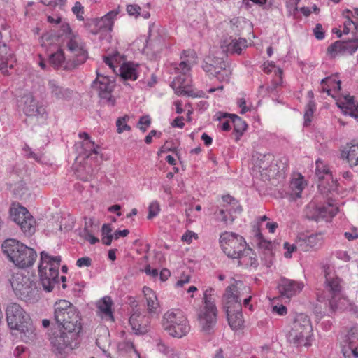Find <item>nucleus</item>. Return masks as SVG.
<instances>
[{
    "label": "nucleus",
    "mask_w": 358,
    "mask_h": 358,
    "mask_svg": "<svg viewBox=\"0 0 358 358\" xmlns=\"http://www.w3.org/2000/svg\"><path fill=\"white\" fill-rule=\"evenodd\" d=\"M304 284L301 281L282 278L280 280L278 288L281 296L291 298L302 291Z\"/></svg>",
    "instance_id": "25"
},
{
    "label": "nucleus",
    "mask_w": 358,
    "mask_h": 358,
    "mask_svg": "<svg viewBox=\"0 0 358 358\" xmlns=\"http://www.w3.org/2000/svg\"><path fill=\"white\" fill-rule=\"evenodd\" d=\"M334 255L336 256V258L343 260L345 262L350 261V257L346 251L337 250L334 252Z\"/></svg>",
    "instance_id": "63"
},
{
    "label": "nucleus",
    "mask_w": 358,
    "mask_h": 358,
    "mask_svg": "<svg viewBox=\"0 0 358 358\" xmlns=\"http://www.w3.org/2000/svg\"><path fill=\"white\" fill-rule=\"evenodd\" d=\"M157 348L159 351L163 352L164 354L166 355H173L174 350L173 348H169V346L166 345L164 343H159L157 345Z\"/></svg>",
    "instance_id": "60"
},
{
    "label": "nucleus",
    "mask_w": 358,
    "mask_h": 358,
    "mask_svg": "<svg viewBox=\"0 0 358 358\" xmlns=\"http://www.w3.org/2000/svg\"><path fill=\"white\" fill-rule=\"evenodd\" d=\"M6 320L8 327L16 330L31 317L19 304L12 303L7 306Z\"/></svg>",
    "instance_id": "18"
},
{
    "label": "nucleus",
    "mask_w": 358,
    "mask_h": 358,
    "mask_svg": "<svg viewBox=\"0 0 358 358\" xmlns=\"http://www.w3.org/2000/svg\"><path fill=\"white\" fill-rule=\"evenodd\" d=\"M50 255L43 251L41 252V259L38 266V274L40 277L41 283L47 292H51L56 285L59 282V268L60 266L61 258H56L53 259L52 264L50 265L49 271L47 270V266L50 265Z\"/></svg>",
    "instance_id": "8"
},
{
    "label": "nucleus",
    "mask_w": 358,
    "mask_h": 358,
    "mask_svg": "<svg viewBox=\"0 0 358 358\" xmlns=\"http://www.w3.org/2000/svg\"><path fill=\"white\" fill-rule=\"evenodd\" d=\"M345 53H354L358 48V38H352L351 40L343 41Z\"/></svg>",
    "instance_id": "51"
},
{
    "label": "nucleus",
    "mask_w": 358,
    "mask_h": 358,
    "mask_svg": "<svg viewBox=\"0 0 358 358\" xmlns=\"http://www.w3.org/2000/svg\"><path fill=\"white\" fill-rule=\"evenodd\" d=\"M162 324L164 330L172 337L182 338L190 331L189 321L180 309H171L166 312Z\"/></svg>",
    "instance_id": "6"
},
{
    "label": "nucleus",
    "mask_w": 358,
    "mask_h": 358,
    "mask_svg": "<svg viewBox=\"0 0 358 358\" xmlns=\"http://www.w3.org/2000/svg\"><path fill=\"white\" fill-rule=\"evenodd\" d=\"M70 57L64 67L66 71H72L83 64L87 60L89 55L87 47H83V50H76L70 52Z\"/></svg>",
    "instance_id": "26"
},
{
    "label": "nucleus",
    "mask_w": 358,
    "mask_h": 358,
    "mask_svg": "<svg viewBox=\"0 0 358 358\" xmlns=\"http://www.w3.org/2000/svg\"><path fill=\"white\" fill-rule=\"evenodd\" d=\"M344 342L346 344L343 348L345 358H358V326L350 328L345 335Z\"/></svg>",
    "instance_id": "23"
},
{
    "label": "nucleus",
    "mask_w": 358,
    "mask_h": 358,
    "mask_svg": "<svg viewBox=\"0 0 358 358\" xmlns=\"http://www.w3.org/2000/svg\"><path fill=\"white\" fill-rule=\"evenodd\" d=\"M82 147L83 149V154L87 157L90 158L92 156V155H97V149L99 148L98 145H96L94 142L91 141L90 139L88 141H83Z\"/></svg>",
    "instance_id": "44"
},
{
    "label": "nucleus",
    "mask_w": 358,
    "mask_h": 358,
    "mask_svg": "<svg viewBox=\"0 0 358 358\" xmlns=\"http://www.w3.org/2000/svg\"><path fill=\"white\" fill-rule=\"evenodd\" d=\"M239 262L242 264H245L246 266H249L250 267L256 268L258 266V261L256 255L253 253L252 250V253H244V255H241Z\"/></svg>",
    "instance_id": "47"
},
{
    "label": "nucleus",
    "mask_w": 358,
    "mask_h": 358,
    "mask_svg": "<svg viewBox=\"0 0 358 358\" xmlns=\"http://www.w3.org/2000/svg\"><path fill=\"white\" fill-rule=\"evenodd\" d=\"M214 216L217 221L222 222L225 227L231 224L236 217L234 215L228 214L226 208H223L221 206L217 207V210L214 212Z\"/></svg>",
    "instance_id": "38"
},
{
    "label": "nucleus",
    "mask_w": 358,
    "mask_h": 358,
    "mask_svg": "<svg viewBox=\"0 0 358 358\" xmlns=\"http://www.w3.org/2000/svg\"><path fill=\"white\" fill-rule=\"evenodd\" d=\"M322 268L325 277L324 291L317 292V299L319 301H328L333 310L338 309L341 308L338 303L342 300L343 280L331 265L324 264Z\"/></svg>",
    "instance_id": "3"
},
{
    "label": "nucleus",
    "mask_w": 358,
    "mask_h": 358,
    "mask_svg": "<svg viewBox=\"0 0 358 358\" xmlns=\"http://www.w3.org/2000/svg\"><path fill=\"white\" fill-rule=\"evenodd\" d=\"M92 265V259L89 257L79 258L76 262V266L78 267H89Z\"/></svg>",
    "instance_id": "59"
},
{
    "label": "nucleus",
    "mask_w": 358,
    "mask_h": 358,
    "mask_svg": "<svg viewBox=\"0 0 358 358\" xmlns=\"http://www.w3.org/2000/svg\"><path fill=\"white\" fill-rule=\"evenodd\" d=\"M229 117L231 119L234 126V132L235 140L238 141L243 132L247 129L248 124L240 117L234 114H230Z\"/></svg>",
    "instance_id": "35"
},
{
    "label": "nucleus",
    "mask_w": 358,
    "mask_h": 358,
    "mask_svg": "<svg viewBox=\"0 0 358 358\" xmlns=\"http://www.w3.org/2000/svg\"><path fill=\"white\" fill-rule=\"evenodd\" d=\"M27 348L23 345H19L14 350V356L15 358H26Z\"/></svg>",
    "instance_id": "58"
},
{
    "label": "nucleus",
    "mask_w": 358,
    "mask_h": 358,
    "mask_svg": "<svg viewBox=\"0 0 358 358\" xmlns=\"http://www.w3.org/2000/svg\"><path fill=\"white\" fill-rule=\"evenodd\" d=\"M72 12L74 15H76V17L78 20L83 21L84 20V7L79 1H76L72 8Z\"/></svg>",
    "instance_id": "57"
},
{
    "label": "nucleus",
    "mask_w": 358,
    "mask_h": 358,
    "mask_svg": "<svg viewBox=\"0 0 358 358\" xmlns=\"http://www.w3.org/2000/svg\"><path fill=\"white\" fill-rule=\"evenodd\" d=\"M303 182V178L301 174H299L296 178H294L291 181L290 187L292 191L294 192L297 197H301V194L304 189Z\"/></svg>",
    "instance_id": "46"
},
{
    "label": "nucleus",
    "mask_w": 358,
    "mask_h": 358,
    "mask_svg": "<svg viewBox=\"0 0 358 358\" xmlns=\"http://www.w3.org/2000/svg\"><path fill=\"white\" fill-rule=\"evenodd\" d=\"M61 36H64V43L67 50L69 52H75V50H83V47L86 46V43L83 41L79 34L73 32L68 23H64L61 25Z\"/></svg>",
    "instance_id": "20"
},
{
    "label": "nucleus",
    "mask_w": 358,
    "mask_h": 358,
    "mask_svg": "<svg viewBox=\"0 0 358 358\" xmlns=\"http://www.w3.org/2000/svg\"><path fill=\"white\" fill-rule=\"evenodd\" d=\"M284 249L286 250L284 255L286 258L292 257V254L293 252L299 250V246L297 243V238H296L294 244H289L288 242L284 243L283 245Z\"/></svg>",
    "instance_id": "55"
},
{
    "label": "nucleus",
    "mask_w": 358,
    "mask_h": 358,
    "mask_svg": "<svg viewBox=\"0 0 358 358\" xmlns=\"http://www.w3.org/2000/svg\"><path fill=\"white\" fill-rule=\"evenodd\" d=\"M220 244L224 253L231 258H238L244 253H252L244 238L234 232L224 231L220 234Z\"/></svg>",
    "instance_id": "10"
},
{
    "label": "nucleus",
    "mask_w": 358,
    "mask_h": 358,
    "mask_svg": "<svg viewBox=\"0 0 358 358\" xmlns=\"http://www.w3.org/2000/svg\"><path fill=\"white\" fill-rule=\"evenodd\" d=\"M48 85L51 96L57 100H67L72 96V90L59 85L55 80H50Z\"/></svg>",
    "instance_id": "28"
},
{
    "label": "nucleus",
    "mask_w": 358,
    "mask_h": 358,
    "mask_svg": "<svg viewBox=\"0 0 358 358\" xmlns=\"http://www.w3.org/2000/svg\"><path fill=\"white\" fill-rule=\"evenodd\" d=\"M10 282L15 295L29 303H34L40 298V289L36 282L22 272L13 273Z\"/></svg>",
    "instance_id": "7"
},
{
    "label": "nucleus",
    "mask_w": 358,
    "mask_h": 358,
    "mask_svg": "<svg viewBox=\"0 0 358 358\" xmlns=\"http://www.w3.org/2000/svg\"><path fill=\"white\" fill-rule=\"evenodd\" d=\"M247 43L245 39L241 38L234 40L227 45V50L231 54L240 55L243 49L247 47Z\"/></svg>",
    "instance_id": "41"
},
{
    "label": "nucleus",
    "mask_w": 358,
    "mask_h": 358,
    "mask_svg": "<svg viewBox=\"0 0 358 358\" xmlns=\"http://www.w3.org/2000/svg\"><path fill=\"white\" fill-rule=\"evenodd\" d=\"M247 287L250 289V287L248 286H247ZM249 292H250V289L248 291V292H246L245 291L243 290V295L241 301H243V305L245 307H248L249 309L251 310L252 306L250 303L252 297H251V296L248 295L249 294Z\"/></svg>",
    "instance_id": "62"
},
{
    "label": "nucleus",
    "mask_w": 358,
    "mask_h": 358,
    "mask_svg": "<svg viewBox=\"0 0 358 358\" xmlns=\"http://www.w3.org/2000/svg\"><path fill=\"white\" fill-rule=\"evenodd\" d=\"M345 103L340 107L343 109L345 114H348L352 117L358 118V104L354 100L353 96H347L345 98Z\"/></svg>",
    "instance_id": "40"
},
{
    "label": "nucleus",
    "mask_w": 358,
    "mask_h": 358,
    "mask_svg": "<svg viewBox=\"0 0 358 358\" xmlns=\"http://www.w3.org/2000/svg\"><path fill=\"white\" fill-rule=\"evenodd\" d=\"M113 301L110 296H106L97 301V314L103 320L114 321L113 311L112 310Z\"/></svg>",
    "instance_id": "27"
},
{
    "label": "nucleus",
    "mask_w": 358,
    "mask_h": 358,
    "mask_svg": "<svg viewBox=\"0 0 358 358\" xmlns=\"http://www.w3.org/2000/svg\"><path fill=\"white\" fill-rule=\"evenodd\" d=\"M54 320L63 329L80 331L82 327L78 313L73 306L66 300H60L54 306Z\"/></svg>",
    "instance_id": "5"
},
{
    "label": "nucleus",
    "mask_w": 358,
    "mask_h": 358,
    "mask_svg": "<svg viewBox=\"0 0 358 358\" xmlns=\"http://www.w3.org/2000/svg\"><path fill=\"white\" fill-rule=\"evenodd\" d=\"M96 78L92 83V88L99 95L101 99L104 100L108 105L114 106L115 99L112 96V92L115 86V80L113 77L105 74L104 66H99L96 71Z\"/></svg>",
    "instance_id": "13"
},
{
    "label": "nucleus",
    "mask_w": 358,
    "mask_h": 358,
    "mask_svg": "<svg viewBox=\"0 0 358 358\" xmlns=\"http://www.w3.org/2000/svg\"><path fill=\"white\" fill-rule=\"evenodd\" d=\"M341 157L343 159H347L351 168L358 166V143H348L342 150Z\"/></svg>",
    "instance_id": "30"
},
{
    "label": "nucleus",
    "mask_w": 358,
    "mask_h": 358,
    "mask_svg": "<svg viewBox=\"0 0 358 358\" xmlns=\"http://www.w3.org/2000/svg\"><path fill=\"white\" fill-rule=\"evenodd\" d=\"M297 243L299 250L302 252H308L310 250H317L320 248L324 243V234L321 232L312 234L304 233L299 234L297 236Z\"/></svg>",
    "instance_id": "19"
},
{
    "label": "nucleus",
    "mask_w": 358,
    "mask_h": 358,
    "mask_svg": "<svg viewBox=\"0 0 358 358\" xmlns=\"http://www.w3.org/2000/svg\"><path fill=\"white\" fill-rule=\"evenodd\" d=\"M313 331L310 320L306 317L294 320L288 334V341L296 347H309L311 345V332Z\"/></svg>",
    "instance_id": "14"
},
{
    "label": "nucleus",
    "mask_w": 358,
    "mask_h": 358,
    "mask_svg": "<svg viewBox=\"0 0 358 358\" xmlns=\"http://www.w3.org/2000/svg\"><path fill=\"white\" fill-rule=\"evenodd\" d=\"M80 332L71 329L52 331L49 338L52 351L64 355L78 347L80 343Z\"/></svg>",
    "instance_id": "9"
},
{
    "label": "nucleus",
    "mask_w": 358,
    "mask_h": 358,
    "mask_svg": "<svg viewBox=\"0 0 358 358\" xmlns=\"http://www.w3.org/2000/svg\"><path fill=\"white\" fill-rule=\"evenodd\" d=\"M243 290L248 292L249 288L242 282H235L225 289L222 296L223 308L226 311L228 323L232 329H240L244 323L241 303Z\"/></svg>",
    "instance_id": "1"
},
{
    "label": "nucleus",
    "mask_w": 358,
    "mask_h": 358,
    "mask_svg": "<svg viewBox=\"0 0 358 358\" xmlns=\"http://www.w3.org/2000/svg\"><path fill=\"white\" fill-rule=\"evenodd\" d=\"M202 68L205 72L214 76L220 82L228 83L232 73L227 62L222 58L217 57H206Z\"/></svg>",
    "instance_id": "16"
},
{
    "label": "nucleus",
    "mask_w": 358,
    "mask_h": 358,
    "mask_svg": "<svg viewBox=\"0 0 358 358\" xmlns=\"http://www.w3.org/2000/svg\"><path fill=\"white\" fill-rule=\"evenodd\" d=\"M315 173L321 182H322L323 180H327V182L331 180V182H333L332 173L330 171L329 167L320 159L316 161Z\"/></svg>",
    "instance_id": "37"
},
{
    "label": "nucleus",
    "mask_w": 358,
    "mask_h": 358,
    "mask_svg": "<svg viewBox=\"0 0 358 358\" xmlns=\"http://www.w3.org/2000/svg\"><path fill=\"white\" fill-rule=\"evenodd\" d=\"M256 241L258 245V247L260 249L264 250L266 251H271L273 248V244L271 241L266 239L263 234L261 233L260 230L258 229L255 234Z\"/></svg>",
    "instance_id": "45"
},
{
    "label": "nucleus",
    "mask_w": 358,
    "mask_h": 358,
    "mask_svg": "<svg viewBox=\"0 0 358 358\" xmlns=\"http://www.w3.org/2000/svg\"><path fill=\"white\" fill-rule=\"evenodd\" d=\"M126 10L131 17L137 18L140 16L145 19H148L150 16L149 11L141 10V8L138 4H129L127 6Z\"/></svg>",
    "instance_id": "42"
},
{
    "label": "nucleus",
    "mask_w": 358,
    "mask_h": 358,
    "mask_svg": "<svg viewBox=\"0 0 358 358\" xmlns=\"http://www.w3.org/2000/svg\"><path fill=\"white\" fill-rule=\"evenodd\" d=\"M338 211V208L331 203H327L322 206L319 207L317 210V218L329 219L334 217Z\"/></svg>",
    "instance_id": "36"
},
{
    "label": "nucleus",
    "mask_w": 358,
    "mask_h": 358,
    "mask_svg": "<svg viewBox=\"0 0 358 358\" xmlns=\"http://www.w3.org/2000/svg\"><path fill=\"white\" fill-rule=\"evenodd\" d=\"M151 124V118L149 115H143L140 117L137 124L138 128L142 131L145 132Z\"/></svg>",
    "instance_id": "52"
},
{
    "label": "nucleus",
    "mask_w": 358,
    "mask_h": 358,
    "mask_svg": "<svg viewBox=\"0 0 358 358\" xmlns=\"http://www.w3.org/2000/svg\"><path fill=\"white\" fill-rule=\"evenodd\" d=\"M341 90V81L336 76L327 77L321 81V90L322 92H327L328 95L334 96Z\"/></svg>",
    "instance_id": "31"
},
{
    "label": "nucleus",
    "mask_w": 358,
    "mask_h": 358,
    "mask_svg": "<svg viewBox=\"0 0 358 358\" xmlns=\"http://www.w3.org/2000/svg\"><path fill=\"white\" fill-rule=\"evenodd\" d=\"M316 110V104L314 100L311 99L306 106L304 113V127H308L313 120V114Z\"/></svg>",
    "instance_id": "43"
},
{
    "label": "nucleus",
    "mask_w": 358,
    "mask_h": 358,
    "mask_svg": "<svg viewBox=\"0 0 358 358\" xmlns=\"http://www.w3.org/2000/svg\"><path fill=\"white\" fill-rule=\"evenodd\" d=\"M314 36L317 39L321 40L324 38V32L322 26L320 24H317L313 29Z\"/></svg>",
    "instance_id": "61"
},
{
    "label": "nucleus",
    "mask_w": 358,
    "mask_h": 358,
    "mask_svg": "<svg viewBox=\"0 0 358 358\" xmlns=\"http://www.w3.org/2000/svg\"><path fill=\"white\" fill-rule=\"evenodd\" d=\"M151 317L145 312L134 310L129 319V325L136 334H144L149 331Z\"/></svg>",
    "instance_id": "21"
},
{
    "label": "nucleus",
    "mask_w": 358,
    "mask_h": 358,
    "mask_svg": "<svg viewBox=\"0 0 358 358\" xmlns=\"http://www.w3.org/2000/svg\"><path fill=\"white\" fill-rule=\"evenodd\" d=\"M67 62L68 59H66L64 50L61 48L58 49L55 52L52 53L49 56V63L55 69H62L63 70H65L64 67Z\"/></svg>",
    "instance_id": "34"
},
{
    "label": "nucleus",
    "mask_w": 358,
    "mask_h": 358,
    "mask_svg": "<svg viewBox=\"0 0 358 358\" xmlns=\"http://www.w3.org/2000/svg\"><path fill=\"white\" fill-rule=\"evenodd\" d=\"M273 312L277 313L279 315H285L287 314V309L286 306L283 305L274 306L273 307Z\"/></svg>",
    "instance_id": "64"
},
{
    "label": "nucleus",
    "mask_w": 358,
    "mask_h": 358,
    "mask_svg": "<svg viewBox=\"0 0 358 358\" xmlns=\"http://www.w3.org/2000/svg\"><path fill=\"white\" fill-rule=\"evenodd\" d=\"M119 13L117 8L109 11L101 17L87 18L84 23L85 28L93 35L100 34L101 37L110 36Z\"/></svg>",
    "instance_id": "11"
},
{
    "label": "nucleus",
    "mask_w": 358,
    "mask_h": 358,
    "mask_svg": "<svg viewBox=\"0 0 358 358\" xmlns=\"http://www.w3.org/2000/svg\"><path fill=\"white\" fill-rule=\"evenodd\" d=\"M222 205L221 207L226 208L228 214L240 213L242 211V207L238 200L229 194L222 196Z\"/></svg>",
    "instance_id": "33"
},
{
    "label": "nucleus",
    "mask_w": 358,
    "mask_h": 358,
    "mask_svg": "<svg viewBox=\"0 0 358 358\" xmlns=\"http://www.w3.org/2000/svg\"><path fill=\"white\" fill-rule=\"evenodd\" d=\"M121 56L116 52L113 55L103 57V62L108 66L113 73H116V69L119 67L120 75L125 80L134 81L139 76V66L133 62H124L120 65Z\"/></svg>",
    "instance_id": "15"
},
{
    "label": "nucleus",
    "mask_w": 358,
    "mask_h": 358,
    "mask_svg": "<svg viewBox=\"0 0 358 358\" xmlns=\"http://www.w3.org/2000/svg\"><path fill=\"white\" fill-rule=\"evenodd\" d=\"M214 293V289L208 287L203 293V308L201 309L198 318L202 330L206 333H210L214 328L217 322V309L212 296Z\"/></svg>",
    "instance_id": "12"
},
{
    "label": "nucleus",
    "mask_w": 358,
    "mask_h": 358,
    "mask_svg": "<svg viewBox=\"0 0 358 358\" xmlns=\"http://www.w3.org/2000/svg\"><path fill=\"white\" fill-rule=\"evenodd\" d=\"M148 42L157 52L171 46L174 43L173 39L165 32L163 28L158 29L157 31L150 30Z\"/></svg>",
    "instance_id": "24"
},
{
    "label": "nucleus",
    "mask_w": 358,
    "mask_h": 358,
    "mask_svg": "<svg viewBox=\"0 0 358 358\" xmlns=\"http://www.w3.org/2000/svg\"><path fill=\"white\" fill-rule=\"evenodd\" d=\"M230 114L224 113L218 117L220 120V124L221 129L224 131H228L231 129V119L229 117Z\"/></svg>",
    "instance_id": "53"
},
{
    "label": "nucleus",
    "mask_w": 358,
    "mask_h": 358,
    "mask_svg": "<svg viewBox=\"0 0 358 358\" xmlns=\"http://www.w3.org/2000/svg\"><path fill=\"white\" fill-rule=\"evenodd\" d=\"M80 236L91 244H95L99 241V238L95 237L92 231L87 228H85L81 232Z\"/></svg>",
    "instance_id": "56"
},
{
    "label": "nucleus",
    "mask_w": 358,
    "mask_h": 358,
    "mask_svg": "<svg viewBox=\"0 0 358 358\" xmlns=\"http://www.w3.org/2000/svg\"><path fill=\"white\" fill-rule=\"evenodd\" d=\"M2 250L8 259L20 268H27L34 264L36 259V251L16 239L4 241Z\"/></svg>",
    "instance_id": "4"
},
{
    "label": "nucleus",
    "mask_w": 358,
    "mask_h": 358,
    "mask_svg": "<svg viewBox=\"0 0 358 358\" xmlns=\"http://www.w3.org/2000/svg\"><path fill=\"white\" fill-rule=\"evenodd\" d=\"M130 117L128 115H124L122 117H120L116 120L117 131L118 134H122L124 131H129L131 128L128 124V122Z\"/></svg>",
    "instance_id": "48"
},
{
    "label": "nucleus",
    "mask_w": 358,
    "mask_h": 358,
    "mask_svg": "<svg viewBox=\"0 0 358 358\" xmlns=\"http://www.w3.org/2000/svg\"><path fill=\"white\" fill-rule=\"evenodd\" d=\"M345 17V20L343 22V32L345 34H348L351 30L352 27H354L355 30L358 31V18L353 20L351 18L350 15H343Z\"/></svg>",
    "instance_id": "49"
},
{
    "label": "nucleus",
    "mask_w": 358,
    "mask_h": 358,
    "mask_svg": "<svg viewBox=\"0 0 358 358\" xmlns=\"http://www.w3.org/2000/svg\"><path fill=\"white\" fill-rule=\"evenodd\" d=\"M10 217L27 236L36 231V220L27 209L18 204H12L10 208Z\"/></svg>",
    "instance_id": "17"
},
{
    "label": "nucleus",
    "mask_w": 358,
    "mask_h": 358,
    "mask_svg": "<svg viewBox=\"0 0 358 358\" xmlns=\"http://www.w3.org/2000/svg\"><path fill=\"white\" fill-rule=\"evenodd\" d=\"M262 71L265 73H271L272 71H274L275 75L278 76L275 80V83L276 85H280L282 82V70L276 67L275 63L271 61H266L262 64Z\"/></svg>",
    "instance_id": "39"
},
{
    "label": "nucleus",
    "mask_w": 358,
    "mask_h": 358,
    "mask_svg": "<svg viewBox=\"0 0 358 358\" xmlns=\"http://www.w3.org/2000/svg\"><path fill=\"white\" fill-rule=\"evenodd\" d=\"M196 59L194 50H183L180 55L181 62L174 64V72L177 76L171 83V87L179 95L192 96V78L190 76L191 66Z\"/></svg>",
    "instance_id": "2"
},
{
    "label": "nucleus",
    "mask_w": 358,
    "mask_h": 358,
    "mask_svg": "<svg viewBox=\"0 0 358 358\" xmlns=\"http://www.w3.org/2000/svg\"><path fill=\"white\" fill-rule=\"evenodd\" d=\"M328 52L331 55H335L337 53H345L344 50V41H337L328 47Z\"/></svg>",
    "instance_id": "50"
},
{
    "label": "nucleus",
    "mask_w": 358,
    "mask_h": 358,
    "mask_svg": "<svg viewBox=\"0 0 358 358\" xmlns=\"http://www.w3.org/2000/svg\"><path fill=\"white\" fill-rule=\"evenodd\" d=\"M24 105L22 108L23 113L26 116H40L43 118L47 117L45 106L43 103L31 94H27L23 96Z\"/></svg>",
    "instance_id": "22"
},
{
    "label": "nucleus",
    "mask_w": 358,
    "mask_h": 358,
    "mask_svg": "<svg viewBox=\"0 0 358 358\" xmlns=\"http://www.w3.org/2000/svg\"><path fill=\"white\" fill-rule=\"evenodd\" d=\"M160 211V206L157 201H152L148 208V219L151 220L156 217Z\"/></svg>",
    "instance_id": "54"
},
{
    "label": "nucleus",
    "mask_w": 358,
    "mask_h": 358,
    "mask_svg": "<svg viewBox=\"0 0 358 358\" xmlns=\"http://www.w3.org/2000/svg\"><path fill=\"white\" fill-rule=\"evenodd\" d=\"M16 330L19 331L20 337L24 343H32L37 339L36 329L34 326L31 319Z\"/></svg>",
    "instance_id": "29"
},
{
    "label": "nucleus",
    "mask_w": 358,
    "mask_h": 358,
    "mask_svg": "<svg viewBox=\"0 0 358 358\" xmlns=\"http://www.w3.org/2000/svg\"><path fill=\"white\" fill-rule=\"evenodd\" d=\"M143 292L146 302L148 313L150 315L156 313L157 308L159 307V303L155 292L151 288L146 286L143 288Z\"/></svg>",
    "instance_id": "32"
}]
</instances>
